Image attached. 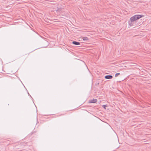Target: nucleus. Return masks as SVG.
<instances>
[{"mask_svg": "<svg viewBox=\"0 0 151 151\" xmlns=\"http://www.w3.org/2000/svg\"><path fill=\"white\" fill-rule=\"evenodd\" d=\"M144 17V15H136L131 17L130 20L131 22H134Z\"/></svg>", "mask_w": 151, "mask_h": 151, "instance_id": "1", "label": "nucleus"}, {"mask_svg": "<svg viewBox=\"0 0 151 151\" xmlns=\"http://www.w3.org/2000/svg\"><path fill=\"white\" fill-rule=\"evenodd\" d=\"M97 101V100L96 99H93L90 100L89 101V103H94L96 102Z\"/></svg>", "mask_w": 151, "mask_h": 151, "instance_id": "2", "label": "nucleus"}, {"mask_svg": "<svg viewBox=\"0 0 151 151\" xmlns=\"http://www.w3.org/2000/svg\"><path fill=\"white\" fill-rule=\"evenodd\" d=\"M60 9H59V8L58 9L56 10V11H59V12L60 11V10H59Z\"/></svg>", "mask_w": 151, "mask_h": 151, "instance_id": "9", "label": "nucleus"}, {"mask_svg": "<svg viewBox=\"0 0 151 151\" xmlns=\"http://www.w3.org/2000/svg\"><path fill=\"white\" fill-rule=\"evenodd\" d=\"M0 151H1L0 150Z\"/></svg>", "mask_w": 151, "mask_h": 151, "instance_id": "10", "label": "nucleus"}, {"mask_svg": "<svg viewBox=\"0 0 151 151\" xmlns=\"http://www.w3.org/2000/svg\"><path fill=\"white\" fill-rule=\"evenodd\" d=\"M82 39L84 41H87L88 40V38L87 37H83Z\"/></svg>", "mask_w": 151, "mask_h": 151, "instance_id": "5", "label": "nucleus"}, {"mask_svg": "<svg viewBox=\"0 0 151 151\" xmlns=\"http://www.w3.org/2000/svg\"><path fill=\"white\" fill-rule=\"evenodd\" d=\"M106 105H104L103 106V107H104L105 108V107H106Z\"/></svg>", "mask_w": 151, "mask_h": 151, "instance_id": "8", "label": "nucleus"}, {"mask_svg": "<svg viewBox=\"0 0 151 151\" xmlns=\"http://www.w3.org/2000/svg\"><path fill=\"white\" fill-rule=\"evenodd\" d=\"M112 78L113 76L111 75H106L105 76V78L106 79H111Z\"/></svg>", "mask_w": 151, "mask_h": 151, "instance_id": "3", "label": "nucleus"}, {"mask_svg": "<svg viewBox=\"0 0 151 151\" xmlns=\"http://www.w3.org/2000/svg\"><path fill=\"white\" fill-rule=\"evenodd\" d=\"M120 74V73H116L115 74V77H116L118 75Z\"/></svg>", "mask_w": 151, "mask_h": 151, "instance_id": "7", "label": "nucleus"}, {"mask_svg": "<svg viewBox=\"0 0 151 151\" xmlns=\"http://www.w3.org/2000/svg\"><path fill=\"white\" fill-rule=\"evenodd\" d=\"M72 43L75 45H80V42H77L76 41H73L72 42Z\"/></svg>", "mask_w": 151, "mask_h": 151, "instance_id": "4", "label": "nucleus"}, {"mask_svg": "<svg viewBox=\"0 0 151 151\" xmlns=\"http://www.w3.org/2000/svg\"><path fill=\"white\" fill-rule=\"evenodd\" d=\"M132 22H131V21L128 22L130 26H132Z\"/></svg>", "mask_w": 151, "mask_h": 151, "instance_id": "6", "label": "nucleus"}]
</instances>
